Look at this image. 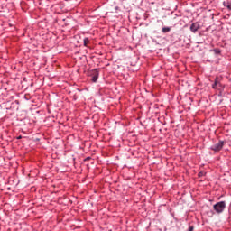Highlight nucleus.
<instances>
[{
  "label": "nucleus",
  "instance_id": "nucleus-1",
  "mask_svg": "<svg viewBox=\"0 0 231 231\" xmlns=\"http://www.w3.org/2000/svg\"><path fill=\"white\" fill-rule=\"evenodd\" d=\"M213 208L217 214H223V212H225V209L226 208V202H225L224 200L217 202L213 206Z\"/></svg>",
  "mask_w": 231,
  "mask_h": 231
},
{
  "label": "nucleus",
  "instance_id": "nucleus-2",
  "mask_svg": "<svg viewBox=\"0 0 231 231\" xmlns=\"http://www.w3.org/2000/svg\"><path fill=\"white\" fill-rule=\"evenodd\" d=\"M67 162L69 163V165L77 167V154L69 155Z\"/></svg>",
  "mask_w": 231,
  "mask_h": 231
},
{
  "label": "nucleus",
  "instance_id": "nucleus-3",
  "mask_svg": "<svg viewBox=\"0 0 231 231\" xmlns=\"http://www.w3.org/2000/svg\"><path fill=\"white\" fill-rule=\"evenodd\" d=\"M199 28V23H194L190 25V31L193 32V33H196V32H198Z\"/></svg>",
  "mask_w": 231,
  "mask_h": 231
},
{
  "label": "nucleus",
  "instance_id": "nucleus-4",
  "mask_svg": "<svg viewBox=\"0 0 231 231\" xmlns=\"http://www.w3.org/2000/svg\"><path fill=\"white\" fill-rule=\"evenodd\" d=\"M211 151H215V152H219L221 149H223V145H212L210 146Z\"/></svg>",
  "mask_w": 231,
  "mask_h": 231
},
{
  "label": "nucleus",
  "instance_id": "nucleus-5",
  "mask_svg": "<svg viewBox=\"0 0 231 231\" xmlns=\"http://www.w3.org/2000/svg\"><path fill=\"white\" fill-rule=\"evenodd\" d=\"M133 147L134 146H127V148H125V151L130 152V154H132V156H134V154H136V151L134 149H133Z\"/></svg>",
  "mask_w": 231,
  "mask_h": 231
},
{
  "label": "nucleus",
  "instance_id": "nucleus-6",
  "mask_svg": "<svg viewBox=\"0 0 231 231\" xmlns=\"http://www.w3.org/2000/svg\"><path fill=\"white\" fill-rule=\"evenodd\" d=\"M217 86H221V83H219V79L216 78L215 79V83L212 86L213 89H217Z\"/></svg>",
  "mask_w": 231,
  "mask_h": 231
},
{
  "label": "nucleus",
  "instance_id": "nucleus-7",
  "mask_svg": "<svg viewBox=\"0 0 231 231\" xmlns=\"http://www.w3.org/2000/svg\"><path fill=\"white\" fill-rule=\"evenodd\" d=\"M97 80H98V72L96 71L92 76V82H97Z\"/></svg>",
  "mask_w": 231,
  "mask_h": 231
},
{
  "label": "nucleus",
  "instance_id": "nucleus-8",
  "mask_svg": "<svg viewBox=\"0 0 231 231\" xmlns=\"http://www.w3.org/2000/svg\"><path fill=\"white\" fill-rule=\"evenodd\" d=\"M205 174H207V172H205V171H201L198 173V177L199 178H203V176H205Z\"/></svg>",
  "mask_w": 231,
  "mask_h": 231
},
{
  "label": "nucleus",
  "instance_id": "nucleus-9",
  "mask_svg": "<svg viewBox=\"0 0 231 231\" xmlns=\"http://www.w3.org/2000/svg\"><path fill=\"white\" fill-rule=\"evenodd\" d=\"M169 32H171V29L169 27H163L162 28V32L163 33H169Z\"/></svg>",
  "mask_w": 231,
  "mask_h": 231
},
{
  "label": "nucleus",
  "instance_id": "nucleus-10",
  "mask_svg": "<svg viewBox=\"0 0 231 231\" xmlns=\"http://www.w3.org/2000/svg\"><path fill=\"white\" fill-rule=\"evenodd\" d=\"M83 42H84V46H88V44H89V38H85L83 40Z\"/></svg>",
  "mask_w": 231,
  "mask_h": 231
},
{
  "label": "nucleus",
  "instance_id": "nucleus-11",
  "mask_svg": "<svg viewBox=\"0 0 231 231\" xmlns=\"http://www.w3.org/2000/svg\"><path fill=\"white\" fill-rule=\"evenodd\" d=\"M88 160H91V157H87L84 159V162H88Z\"/></svg>",
  "mask_w": 231,
  "mask_h": 231
},
{
  "label": "nucleus",
  "instance_id": "nucleus-12",
  "mask_svg": "<svg viewBox=\"0 0 231 231\" xmlns=\"http://www.w3.org/2000/svg\"><path fill=\"white\" fill-rule=\"evenodd\" d=\"M228 10H231V4L227 5Z\"/></svg>",
  "mask_w": 231,
  "mask_h": 231
}]
</instances>
